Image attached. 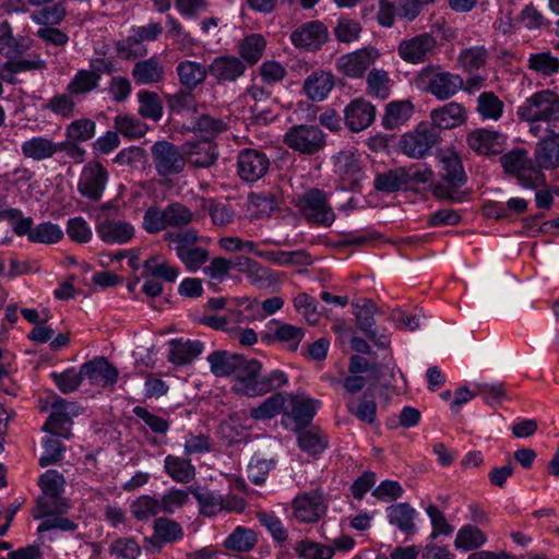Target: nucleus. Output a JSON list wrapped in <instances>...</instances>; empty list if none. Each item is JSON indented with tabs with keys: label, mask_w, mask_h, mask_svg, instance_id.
<instances>
[{
	"label": "nucleus",
	"mask_w": 559,
	"mask_h": 559,
	"mask_svg": "<svg viewBox=\"0 0 559 559\" xmlns=\"http://www.w3.org/2000/svg\"><path fill=\"white\" fill-rule=\"evenodd\" d=\"M520 120L531 123L535 136L544 132L559 131V95L550 90L534 93L518 107Z\"/></svg>",
	"instance_id": "1"
},
{
	"label": "nucleus",
	"mask_w": 559,
	"mask_h": 559,
	"mask_svg": "<svg viewBox=\"0 0 559 559\" xmlns=\"http://www.w3.org/2000/svg\"><path fill=\"white\" fill-rule=\"evenodd\" d=\"M414 84L439 100H447L463 88L464 81L459 74L441 71L439 66H427L416 74Z\"/></svg>",
	"instance_id": "2"
},
{
	"label": "nucleus",
	"mask_w": 559,
	"mask_h": 559,
	"mask_svg": "<svg viewBox=\"0 0 559 559\" xmlns=\"http://www.w3.org/2000/svg\"><path fill=\"white\" fill-rule=\"evenodd\" d=\"M534 163L524 148L512 150L500 157L503 170L514 176L520 185L528 189L545 185V175Z\"/></svg>",
	"instance_id": "3"
},
{
	"label": "nucleus",
	"mask_w": 559,
	"mask_h": 559,
	"mask_svg": "<svg viewBox=\"0 0 559 559\" xmlns=\"http://www.w3.org/2000/svg\"><path fill=\"white\" fill-rule=\"evenodd\" d=\"M466 182V175L461 159L456 155L444 156L441 159L440 181L432 188L438 199L462 202L464 193L459 189Z\"/></svg>",
	"instance_id": "4"
},
{
	"label": "nucleus",
	"mask_w": 559,
	"mask_h": 559,
	"mask_svg": "<svg viewBox=\"0 0 559 559\" xmlns=\"http://www.w3.org/2000/svg\"><path fill=\"white\" fill-rule=\"evenodd\" d=\"M258 369L249 373L246 372L245 378L238 380L233 385L235 393L243 396H260L271 391L282 388L287 383V377L283 371L273 370L267 374L261 376L262 365L255 359Z\"/></svg>",
	"instance_id": "5"
},
{
	"label": "nucleus",
	"mask_w": 559,
	"mask_h": 559,
	"mask_svg": "<svg viewBox=\"0 0 559 559\" xmlns=\"http://www.w3.org/2000/svg\"><path fill=\"white\" fill-rule=\"evenodd\" d=\"M211 372L218 378L235 376V382L245 378L247 371L254 372L258 369L255 359H247L240 354L228 350H215L209 355Z\"/></svg>",
	"instance_id": "6"
},
{
	"label": "nucleus",
	"mask_w": 559,
	"mask_h": 559,
	"mask_svg": "<svg viewBox=\"0 0 559 559\" xmlns=\"http://www.w3.org/2000/svg\"><path fill=\"white\" fill-rule=\"evenodd\" d=\"M283 142L300 154L314 155L324 148L325 136L318 126L297 124L287 130Z\"/></svg>",
	"instance_id": "7"
},
{
	"label": "nucleus",
	"mask_w": 559,
	"mask_h": 559,
	"mask_svg": "<svg viewBox=\"0 0 559 559\" xmlns=\"http://www.w3.org/2000/svg\"><path fill=\"white\" fill-rule=\"evenodd\" d=\"M439 142V131L429 122H420L417 128L402 135L401 151L412 158H423Z\"/></svg>",
	"instance_id": "8"
},
{
	"label": "nucleus",
	"mask_w": 559,
	"mask_h": 559,
	"mask_svg": "<svg viewBox=\"0 0 559 559\" xmlns=\"http://www.w3.org/2000/svg\"><path fill=\"white\" fill-rule=\"evenodd\" d=\"M300 210L304 217L321 226H331L335 221V213L329 204L326 193L320 189H310L299 198Z\"/></svg>",
	"instance_id": "9"
},
{
	"label": "nucleus",
	"mask_w": 559,
	"mask_h": 559,
	"mask_svg": "<svg viewBox=\"0 0 559 559\" xmlns=\"http://www.w3.org/2000/svg\"><path fill=\"white\" fill-rule=\"evenodd\" d=\"M108 178L107 169L99 162L91 160L80 174L78 191L87 200L98 202L103 198Z\"/></svg>",
	"instance_id": "10"
},
{
	"label": "nucleus",
	"mask_w": 559,
	"mask_h": 559,
	"mask_svg": "<svg viewBox=\"0 0 559 559\" xmlns=\"http://www.w3.org/2000/svg\"><path fill=\"white\" fill-rule=\"evenodd\" d=\"M155 169L159 176L167 177L180 174L186 167L185 153L168 142H155L151 148Z\"/></svg>",
	"instance_id": "11"
},
{
	"label": "nucleus",
	"mask_w": 559,
	"mask_h": 559,
	"mask_svg": "<svg viewBox=\"0 0 559 559\" xmlns=\"http://www.w3.org/2000/svg\"><path fill=\"white\" fill-rule=\"evenodd\" d=\"M438 41L430 33H421L403 39L397 46L400 58L411 64H420L436 53Z\"/></svg>",
	"instance_id": "12"
},
{
	"label": "nucleus",
	"mask_w": 559,
	"mask_h": 559,
	"mask_svg": "<svg viewBox=\"0 0 559 559\" xmlns=\"http://www.w3.org/2000/svg\"><path fill=\"white\" fill-rule=\"evenodd\" d=\"M329 37L328 27L316 20L295 28L290 34V41L297 49L314 52L322 48Z\"/></svg>",
	"instance_id": "13"
},
{
	"label": "nucleus",
	"mask_w": 559,
	"mask_h": 559,
	"mask_svg": "<svg viewBox=\"0 0 559 559\" xmlns=\"http://www.w3.org/2000/svg\"><path fill=\"white\" fill-rule=\"evenodd\" d=\"M380 57L377 48L368 46L340 56L335 67L338 72L348 78H362L369 67Z\"/></svg>",
	"instance_id": "14"
},
{
	"label": "nucleus",
	"mask_w": 559,
	"mask_h": 559,
	"mask_svg": "<svg viewBox=\"0 0 559 559\" xmlns=\"http://www.w3.org/2000/svg\"><path fill=\"white\" fill-rule=\"evenodd\" d=\"M51 408V414L44 424L43 430L57 437L69 438L72 417L79 414L76 404L58 399L52 403Z\"/></svg>",
	"instance_id": "15"
},
{
	"label": "nucleus",
	"mask_w": 559,
	"mask_h": 559,
	"mask_svg": "<svg viewBox=\"0 0 559 559\" xmlns=\"http://www.w3.org/2000/svg\"><path fill=\"white\" fill-rule=\"evenodd\" d=\"M270 165L266 154L253 148L240 151L237 157L238 175L246 182H255L264 177Z\"/></svg>",
	"instance_id": "16"
},
{
	"label": "nucleus",
	"mask_w": 559,
	"mask_h": 559,
	"mask_svg": "<svg viewBox=\"0 0 559 559\" xmlns=\"http://www.w3.org/2000/svg\"><path fill=\"white\" fill-rule=\"evenodd\" d=\"M467 145L479 155H499L504 150L506 136L498 131L476 129L467 134Z\"/></svg>",
	"instance_id": "17"
},
{
	"label": "nucleus",
	"mask_w": 559,
	"mask_h": 559,
	"mask_svg": "<svg viewBox=\"0 0 559 559\" xmlns=\"http://www.w3.org/2000/svg\"><path fill=\"white\" fill-rule=\"evenodd\" d=\"M294 514L300 522H317L326 511V504L321 491L298 496L293 501Z\"/></svg>",
	"instance_id": "18"
},
{
	"label": "nucleus",
	"mask_w": 559,
	"mask_h": 559,
	"mask_svg": "<svg viewBox=\"0 0 559 559\" xmlns=\"http://www.w3.org/2000/svg\"><path fill=\"white\" fill-rule=\"evenodd\" d=\"M335 171L344 190L356 189L362 179L359 160L348 151H342L335 156Z\"/></svg>",
	"instance_id": "19"
},
{
	"label": "nucleus",
	"mask_w": 559,
	"mask_h": 559,
	"mask_svg": "<svg viewBox=\"0 0 559 559\" xmlns=\"http://www.w3.org/2000/svg\"><path fill=\"white\" fill-rule=\"evenodd\" d=\"M247 70L246 63L235 56H219L209 66V73L218 84L237 81Z\"/></svg>",
	"instance_id": "20"
},
{
	"label": "nucleus",
	"mask_w": 559,
	"mask_h": 559,
	"mask_svg": "<svg viewBox=\"0 0 559 559\" xmlns=\"http://www.w3.org/2000/svg\"><path fill=\"white\" fill-rule=\"evenodd\" d=\"M118 374V370L105 357H97L81 366V376L88 379L92 385H112L117 382Z\"/></svg>",
	"instance_id": "21"
},
{
	"label": "nucleus",
	"mask_w": 559,
	"mask_h": 559,
	"mask_svg": "<svg viewBox=\"0 0 559 559\" xmlns=\"http://www.w3.org/2000/svg\"><path fill=\"white\" fill-rule=\"evenodd\" d=\"M183 537L181 525L169 518H157L153 524V535L145 538L146 547L160 549L165 544L175 543Z\"/></svg>",
	"instance_id": "22"
},
{
	"label": "nucleus",
	"mask_w": 559,
	"mask_h": 559,
	"mask_svg": "<svg viewBox=\"0 0 559 559\" xmlns=\"http://www.w3.org/2000/svg\"><path fill=\"white\" fill-rule=\"evenodd\" d=\"M546 133L547 135L536 144L534 151V162L540 171L559 167V131Z\"/></svg>",
	"instance_id": "23"
},
{
	"label": "nucleus",
	"mask_w": 559,
	"mask_h": 559,
	"mask_svg": "<svg viewBox=\"0 0 559 559\" xmlns=\"http://www.w3.org/2000/svg\"><path fill=\"white\" fill-rule=\"evenodd\" d=\"M376 117V107L367 100L355 99L345 108V123L353 132L369 127Z\"/></svg>",
	"instance_id": "24"
},
{
	"label": "nucleus",
	"mask_w": 559,
	"mask_h": 559,
	"mask_svg": "<svg viewBox=\"0 0 559 559\" xmlns=\"http://www.w3.org/2000/svg\"><path fill=\"white\" fill-rule=\"evenodd\" d=\"M46 61L39 55H29L25 59H8L0 64V82L3 81L9 84H16L17 73L43 70L46 68Z\"/></svg>",
	"instance_id": "25"
},
{
	"label": "nucleus",
	"mask_w": 559,
	"mask_h": 559,
	"mask_svg": "<svg viewBox=\"0 0 559 559\" xmlns=\"http://www.w3.org/2000/svg\"><path fill=\"white\" fill-rule=\"evenodd\" d=\"M431 122L436 130L452 129L463 124L466 120L465 108L456 103H448L430 112Z\"/></svg>",
	"instance_id": "26"
},
{
	"label": "nucleus",
	"mask_w": 559,
	"mask_h": 559,
	"mask_svg": "<svg viewBox=\"0 0 559 559\" xmlns=\"http://www.w3.org/2000/svg\"><path fill=\"white\" fill-rule=\"evenodd\" d=\"M98 237L107 243H126L134 236L133 226L124 221L104 219L96 225Z\"/></svg>",
	"instance_id": "27"
},
{
	"label": "nucleus",
	"mask_w": 559,
	"mask_h": 559,
	"mask_svg": "<svg viewBox=\"0 0 559 559\" xmlns=\"http://www.w3.org/2000/svg\"><path fill=\"white\" fill-rule=\"evenodd\" d=\"M131 75L136 84L152 85L164 80L165 68L160 60L153 56L148 59L138 61L131 71Z\"/></svg>",
	"instance_id": "28"
},
{
	"label": "nucleus",
	"mask_w": 559,
	"mask_h": 559,
	"mask_svg": "<svg viewBox=\"0 0 559 559\" xmlns=\"http://www.w3.org/2000/svg\"><path fill=\"white\" fill-rule=\"evenodd\" d=\"M334 79L331 72L322 70L311 73L304 82L305 94L313 102L323 100L334 87Z\"/></svg>",
	"instance_id": "29"
},
{
	"label": "nucleus",
	"mask_w": 559,
	"mask_h": 559,
	"mask_svg": "<svg viewBox=\"0 0 559 559\" xmlns=\"http://www.w3.org/2000/svg\"><path fill=\"white\" fill-rule=\"evenodd\" d=\"M28 49V41L23 37H15L8 21L0 23V55L7 59H15Z\"/></svg>",
	"instance_id": "30"
},
{
	"label": "nucleus",
	"mask_w": 559,
	"mask_h": 559,
	"mask_svg": "<svg viewBox=\"0 0 559 559\" xmlns=\"http://www.w3.org/2000/svg\"><path fill=\"white\" fill-rule=\"evenodd\" d=\"M203 350V343L200 341L173 340L169 342L168 360L178 366L190 364Z\"/></svg>",
	"instance_id": "31"
},
{
	"label": "nucleus",
	"mask_w": 559,
	"mask_h": 559,
	"mask_svg": "<svg viewBox=\"0 0 559 559\" xmlns=\"http://www.w3.org/2000/svg\"><path fill=\"white\" fill-rule=\"evenodd\" d=\"M69 507L68 500L62 497V493H41L36 500L32 514L36 520L61 515L67 513Z\"/></svg>",
	"instance_id": "32"
},
{
	"label": "nucleus",
	"mask_w": 559,
	"mask_h": 559,
	"mask_svg": "<svg viewBox=\"0 0 559 559\" xmlns=\"http://www.w3.org/2000/svg\"><path fill=\"white\" fill-rule=\"evenodd\" d=\"M21 151L25 158L44 160L60 152V145L44 136H34L23 142Z\"/></svg>",
	"instance_id": "33"
},
{
	"label": "nucleus",
	"mask_w": 559,
	"mask_h": 559,
	"mask_svg": "<svg viewBox=\"0 0 559 559\" xmlns=\"http://www.w3.org/2000/svg\"><path fill=\"white\" fill-rule=\"evenodd\" d=\"M180 84L189 91H193L197 86L202 84L209 73L202 63L185 60L178 63L176 68Z\"/></svg>",
	"instance_id": "34"
},
{
	"label": "nucleus",
	"mask_w": 559,
	"mask_h": 559,
	"mask_svg": "<svg viewBox=\"0 0 559 559\" xmlns=\"http://www.w3.org/2000/svg\"><path fill=\"white\" fill-rule=\"evenodd\" d=\"M408 186L406 167H396L374 177L373 188L383 193H393Z\"/></svg>",
	"instance_id": "35"
},
{
	"label": "nucleus",
	"mask_w": 559,
	"mask_h": 559,
	"mask_svg": "<svg viewBox=\"0 0 559 559\" xmlns=\"http://www.w3.org/2000/svg\"><path fill=\"white\" fill-rule=\"evenodd\" d=\"M417 512L408 503H397L388 508L389 522L407 535L416 532L415 518Z\"/></svg>",
	"instance_id": "36"
},
{
	"label": "nucleus",
	"mask_w": 559,
	"mask_h": 559,
	"mask_svg": "<svg viewBox=\"0 0 559 559\" xmlns=\"http://www.w3.org/2000/svg\"><path fill=\"white\" fill-rule=\"evenodd\" d=\"M414 106L409 100H396L386 105L382 124L386 130H393L405 123L413 115Z\"/></svg>",
	"instance_id": "37"
},
{
	"label": "nucleus",
	"mask_w": 559,
	"mask_h": 559,
	"mask_svg": "<svg viewBox=\"0 0 559 559\" xmlns=\"http://www.w3.org/2000/svg\"><path fill=\"white\" fill-rule=\"evenodd\" d=\"M183 147L186 163L188 162L194 167L207 168L212 166L217 158L215 148L207 143H186Z\"/></svg>",
	"instance_id": "38"
},
{
	"label": "nucleus",
	"mask_w": 559,
	"mask_h": 559,
	"mask_svg": "<svg viewBox=\"0 0 559 559\" xmlns=\"http://www.w3.org/2000/svg\"><path fill=\"white\" fill-rule=\"evenodd\" d=\"M296 431L298 432L299 448L309 455H318L328 447L326 437L316 427L301 428Z\"/></svg>",
	"instance_id": "39"
},
{
	"label": "nucleus",
	"mask_w": 559,
	"mask_h": 559,
	"mask_svg": "<svg viewBox=\"0 0 559 559\" xmlns=\"http://www.w3.org/2000/svg\"><path fill=\"white\" fill-rule=\"evenodd\" d=\"M304 336V329L288 323H283L276 326L273 334L263 335L262 341L267 343L277 341L286 344L289 350L296 352Z\"/></svg>",
	"instance_id": "40"
},
{
	"label": "nucleus",
	"mask_w": 559,
	"mask_h": 559,
	"mask_svg": "<svg viewBox=\"0 0 559 559\" xmlns=\"http://www.w3.org/2000/svg\"><path fill=\"white\" fill-rule=\"evenodd\" d=\"M290 417L295 423V430L307 428L316 414L314 401L308 397L292 396Z\"/></svg>",
	"instance_id": "41"
},
{
	"label": "nucleus",
	"mask_w": 559,
	"mask_h": 559,
	"mask_svg": "<svg viewBox=\"0 0 559 559\" xmlns=\"http://www.w3.org/2000/svg\"><path fill=\"white\" fill-rule=\"evenodd\" d=\"M165 469L177 483L188 484L195 477V468L190 460L179 456L167 455L165 457Z\"/></svg>",
	"instance_id": "42"
},
{
	"label": "nucleus",
	"mask_w": 559,
	"mask_h": 559,
	"mask_svg": "<svg viewBox=\"0 0 559 559\" xmlns=\"http://www.w3.org/2000/svg\"><path fill=\"white\" fill-rule=\"evenodd\" d=\"M527 68L543 76H552L559 72V58L550 50L535 52L528 57Z\"/></svg>",
	"instance_id": "43"
},
{
	"label": "nucleus",
	"mask_w": 559,
	"mask_h": 559,
	"mask_svg": "<svg viewBox=\"0 0 559 559\" xmlns=\"http://www.w3.org/2000/svg\"><path fill=\"white\" fill-rule=\"evenodd\" d=\"M195 243L191 242L176 248L178 259L191 272L199 270L209 260V251L202 247H197Z\"/></svg>",
	"instance_id": "44"
},
{
	"label": "nucleus",
	"mask_w": 559,
	"mask_h": 559,
	"mask_svg": "<svg viewBox=\"0 0 559 559\" xmlns=\"http://www.w3.org/2000/svg\"><path fill=\"white\" fill-rule=\"evenodd\" d=\"M258 537L254 531L238 526L224 542L228 550L247 552L254 548Z\"/></svg>",
	"instance_id": "45"
},
{
	"label": "nucleus",
	"mask_w": 559,
	"mask_h": 559,
	"mask_svg": "<svg viewBox=\"0 0 559 559\" xmlns=\"http://www.w3.org/2000/svg\"><path fill=\"white\" fill-rule=\"evenodd\" d=\"M138 112L142 118L158 121L163 117V103L157 93L152 91H142L138 94Z\"/></svg>",
	"instance_id": "46"
},
{
	"label": "nucleus",
	"mask_w": 559,
	"mask_h": 559,
	"mask_svg": "<svg viewBox=\"0 0 559 559\" xmlns=\"http://www.w3.org/2000/svg\"><path fill=\"white\" fill-rule=\"evenodd\" d=\"M266 41L260 34L246 36L239 44V55L250 66L255 64L262 57Z\"/></svg>",
	"instance_id": "47"
},
{
	"label": "nucleus",
	"mask_w": 559,
	"mask_h": 559,
	"mask_svg": "<svg viewBox=\"0 0 559 559\" xmlns=\"http://www.w3.org/2000/svg\"><path fill=\"white\" fill-rule=\"evenodd\" d=\"M143 277H160L166 282H175L179 275V270L176 266L167 264L158 255H153L145 260L143 263Z\"/></svg>",
	"instance_id": "48"
},
{
	"label": "nucleus",
	"mask_w": 559,
	"mask_h": 559,
	"mask_svg": "<svg viewBox=\"0 0 559 559\" xmlns=\"http://www.w3.org/2000/svg\"><path fill=\"white\" fill-rule=\"evenodd\" d=\"M227 129V124L218 118L210 115H201L193 124V132L206 142L217 136Z\"/></svg>",
	"instance_id": "49"
},
{
	"label": "nucleus",
	"mask_w": 559,
	"mask_h": 559,
	"mask_svg": "<svg viewBox=\"0 0 559 559\" xmlns=\"http://www.w3.org/2000/svg\"><path fill=\"white\" fill-rule=\"evenodd\" d=\"M486 540L485 533L477 526L465 525L459 530L454 545L459 549L473 550L483 546Z\"/></svg>",
	"instance_id": "50"
},
{
	"label": "nucleus",
	"mask_w": 559,
	"mask_h": 559,
	"mask_svg": "<svg viewBox=\"0 0 559 559\" xmlns=\"http://www.w3.org/2000/svg\"><path fill=\"white\" fill-rule=\"evenodd\" d=\"M170 227L168 205L164 209L148 207L143 216V228L148 234H157Z\"/></svg>",
	"instance_id": "51"
},
{
	"label": "nucleus",
	"mask_w": 559,
	"mask_h": 559,
	"mask_svg": "<svg viewBox=\"0 0 559 559\" xmlns=\"http://www.w3.org/2000/svg\"><path fill=\"white\" fill-rule=\"evenodd\" d=\"M488 57V50L484 46H474L463 49L457 61L465 71L472 72L483 68Z\"/></svg>",
	"instance_id": "52"
},
{
	"label": "nucleus",
	"mask_w": 559,
	"mask_h": 559,
	"mask_svg": "<svg viewBox=\"0 0 559 559\" xmlns=\"http://www.w3.org/2000/svg\"><path fill=\"white\" fill-rule=\"evenodd\" d=\"M352 306L354 308L353 313L361 332L366 333L376 326L373 316L377 311V306L373 301L370 299H361L354 301Z\"/></svg>",
	"instance_id": "53"
},
{
	"label": "nucleus",
	"mask_w": 559,
	"mask_h": 559,
	"mask_svg": "<svg viewBox=\"0 0 559 559\" xmlns=\"http://www.w3.org/2000/svg\"><path fill=\"white\" fill-rule=\"evenodd\" d=\"M296 554L302 559H332L334 548L312 540H300L294 547Z\"/></svg>",
	"instance_id": "54"
},
{
	"label": "nucleus",
	"mask_w": 559,
	"mask_h": 559,
	"mask_svg": "<svg viewBox=\"0 0 559 559\" xmlns=\"http://www.w3.org/2000/svg\"><path fill=\"white\" fill-rule=\"evenodd\" d=\"M99 75L88 70H80L70 81L67 91L71 95H82L94 91L98 86Z\"/></svg>",
	"instance_id": "55"
},
{
	"label": "nucleus",
	"mask_w": 559,
	"mask_h": 559,
	"mask_svg": "<svg viewBox=\"0 0 559 559\" xmlns=\"http://www.w3.org/2000/svg\"><path fill=\"white\" fill-rule=\"evenodd\" d=\"M115 128L128 139L142 138L148 130L146 123L129 115H118L115 118Z\"/></svg>",
	"instance_id": "56"
},
{
	"label": "nucleus",
	"mask_w": 559,
	"mask_h": 559,
	"mask_svg": "<svg viewBox=\"0 0 559 559\" xmlns=\"http://www.w3.org/2000/svg\"><path fill=\"white\" fill-rule=\"evenodd\" d=\"M189 491L195 497L200 506V512L206 516L217 514L219 511L226 509L222 497L214 495L211 491H201L199 489L189 488Z\"/></svg>",
	"instance_id": "57"
},
{
	"label": "nucleus",
	"mask_w": 559,
	"mask_h": 559,
	"mask_svg": "<svg viewBox=\"0 0 559 559\" xmlns=\"http://www.w3.org/2000/svg\"><path fill=\"white\" fill-rule=\"evenodd\" d=\"M285 399L276 393L263 401L259 406L250 409V416L254 419H270L275 417L283 409Z\"/></svg>",
	"instance_id": "58"
},
{
	"label": "nucleus",
	"mask_w": 559,
	"mask_h": 559,
	"mask_svg": "<svg viewBox=\"0 0 559 559\" xmlns=\"http://www.w3.org/2000/svg\"><path fill=\"white\" fill-rule=\"evenodd\" d=\"M116 50L126 60L136 59L147 53L146 46L134 33L117 41Z\"/></svg>",
	"instance_id": "59"
},
{
	"label": "nucleus",
	"mask_w": 559,
	"mask_h": 559,
	"mask_svg": "<svg viewBox=\"0 0 559 559\" xmlns=\"http://www.w3.org/2000/svg\"><path fill=\"white\" fill-rule=\"evenodd\" d=\"M347 411L358 420L370 425L373 424L377 418V404L372 400H367L366 394L358 403H356L354 399H350L347 403Z\"/></svg>",
	"instance_id": "60"
},
{
	"label": "nucleus",
	"mask_w": 559,
	"mask_h": 559,
	"mask_svg": "<svg viewBox=\"0 0 559 559\" xmlns=\"http://www.w3.org/2000/svg\"><path fill=\"white\" fill-rule=\"evenodd\" d=\"M201 209L207 211L214 225L224 226L229 224L234 218V211L226 204L218 203L213 199H202Z\"/></svg>",
	"instance_id": "61"
},
{
	"label": "nucleus",
	"mask_w": 559,
	"mask_h": 559,
	"mask_svg": "<svg viewBox=\"0 0 559 559\" xmlns=\"http://www.w3.org/2000/svg\"><path fill=\"white\" fill-rule=\"evenodd\" d=\"M361 31L362 27L359 22L343 17L337 21L333 34L337 41L352 44L359 38Z\"/></svg>",
	"instance_id": "62"
},
{
	"label": "nucleus",
	"mask_w": 559,
	"mask_h": 559,
	"mask_svg": "<svg viewBox=\"0 0 559 559\" xmlns=\"http://www.w3.org/2000/svg\"><path fill=\"white\" fill-rule=\"evenodd\" d=\"M130 510L138 521H146L160 512L158 500L150 496H141L134 500Z\"/></svg>",
	"instance_id": "63"
},
{
	"label": "nucleus",
	"mask_w": 559,
	"mask_h": 559,
	"mask_svg": "<svg viewBox=\"0 0 559 559\" xmlns=\"http://www.w3.org/2000/svg\"><path fill=\"white\" fill-rule=\"evenodd\" d=\"M96 124L87 118L72 121L67 128V138L70 141L85 142L95 135Z\"/></svg>",
	"instance_id": "64"
}]
</instances>
